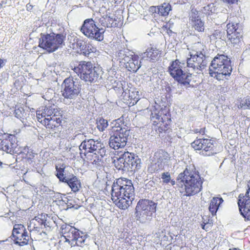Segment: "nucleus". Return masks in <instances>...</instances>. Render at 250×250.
<instances>
[{"label":"nucleus","instance_id":"obj_5","mask_svg":"<svg viewBox=\"0 0 250 250\" xmlns=\"http://www.w3.org/2000/svg\"><path fill=\"white\" fill-rule=\"evenodd\" d=\"M156 207L157 204L152 201L146 199L140 200L136 206L134 213L137 221L142 224L149 223L156 211Z\"/></svg>","mask_w":250,"mask_h":250},{"label":"nucleus","instance_id":"obj_11","mask_svg":"<svg viewBox=\"0 0 250 250\" xmlns=\"http://www.w3.org/2000/svg\"><path fill=\"white\" fill-rule=\"evenodd\" d=\"M208 58L206 56L204 49L202 51H197L195 54H191L190 57L187 59V66L200 74L206 67Z\"/></svg>","mask_w":250,"mask_h":250},{"label":"nucleus","instance_id":"obj_45","mask_svg":"<svg viewBox=\"0 0 250 250\" xmlns=\"http://www.w3.org/2000/svg\"><path fill=\"white\" fill-rule=\"evenodd\" d=\"M10 148H12L11 150H12V153L21 154L22 152V150L19 151V148L18 147V145L16 143V141H14V142L10 141Z\"/></svg>","mask_w":250,"mask_h":250},{"label":"nucleus","instance_id":"obj_9","mask_svg":"<svg viewBox=\"0 0 250 250\" xmlns=\"http://www.w3.org/2000/svg\"><path fill=\"white\" fill-rule=\"evenodd\" d=\"M185 68V63L178 60L173 61L168 67L170 75L175 81L182 85L188 87L191 80V74L183 70Z\"/></svg>","mask_w":250,"mask_h":250},{"label":"nucleus","instance_id":"obj_47","mask_svg":"<svg viewBox=\"0 0 250 250\" xmlns=\"http://www.w3.org/2000/svg\"><path fill=\"white\" fill-rule=\"evenodd\" d=\"M24 110L22 107H19L15 110V116L18 119H21L24 117Z\"/></svg>","mask_w":250,"mask_h":250},{"label":"nucleus","instance_id":"obj_32","mask_svg":"<svg viewBox=\"0 0 250 250\" xmlns=\"http://www.w3.org/2000/svg\"><path fill=\"white\" fill-rule=\"evenodd\" d=\"M118 56L119 59L122 61H124V63H125L127 61H129V59L133 56V55L128 49L124 48L118 52Z\"/></svg>","mask_w":250,"mask_h":250},{"label":"nucleus","instance_id":"obj_35","mask_svg":"<svg viewBox=\"0 0 250 250\" xmlns=\"http://www.w3.org/2000/svg\"><path fill=\"white\" fill-rule=\"evenodd\" d=\"M27 231L24 226L21 224H15L12 230V235L14 238L20 235H23V233Z\"/></svg>","mask_w":250,"mask_h":250},{"label":"nucleus","instance_id":"obj_16","mask_svg":"<svg viewBox=\"0 0 250 250\" xmlns=\"http://www.w3.org/2000/svg\"><path fill=\"white\" fill-rule=\"evenodd\" d=\"M56 176L61 182L66 183L73 175V168L64 164L57 165L55 167Z\"/></svg>","mask_w":250,"mask_h":250},{"label":"nucleus","instance_id":"obj_12","mask_svg":"<svg viewBox=\"0 0 250 250\" xmlns=\"http://www.w3.org/2000/svg\"><path fill=\"white\" fill-rule=\"evenodd\" d=\"M79 149L80 154L83 153L84 156L96 152H99L102 155L106 153L104 144L100 141L92 139L83 140L79 146Z\"/></svg>","mask_w":250,"mask_h":250},{"label":"nucleus","instance_id":"obj_1","mask_svg":"<svg viewBox=\"0 0 250 250\" xmlns=\"http://www.w3.org/2000/svg\"><path fill=\"white\" fill-rule=\"evenodd\" d=\"M134 195V188L130 180L120 178L112 186V200L121 209H125L132 204Z\"/></svg>","mask_w":250,"mask_h":250},{"label":"nucleus","instance_id":"obj_51","mask_svg":"<svg viewBox=\"0 0 250 250\" xmlns=\"http://www.w3.org/2000/svg\"><path fill=\"white\" fill-rule=\"evenodd\" d=\"M42 111V110H39L37 111V117L38 118V120L39 122H40L41 121H43V120H42V118L43 117H42V116L41 115Z\"/></svg>","mask_w":250,"mask_h":250},{"label":"nucleus","instance_id":"obj_14","mask_svg":"<svg viewBox=\"0 0 250 250\" xmlns=\"http://www.w3.org/2000/svg\"><path fill=\"white\" fill-rule=\"evenodd\" d=\"M238 205L241 214L245 220H250V188L247 189L245 195L240 194Z\"/></svg>","mask_w":250,"mask_h":250},{"label":"nucleus","instance_id":"obj_29","mask_svg":"<svg viewBox=\"0 0 250 250\" xmlns=\"http://www.w3.org/2000/svg\"><path fill=\"white\" fill-rule=\"evenodd\" d=\"M74 192L78 191L81 188V182L74 175L66 183Z\"/></svg>","mask_w":250,"mask_h":250},{"label":"nucleus","instance_id":"obj_15","mask_svg":"<svg viewBox=\"0 0 250 250\" xmlns=\"http://www.w3.org/2000/svg\"><path fill=\"white\" fill-rule=\"evenodd\" d=\"M192 147L195 150H202V154L206 156L213 155V144L211 140L208 139H198L195 140L191 143Z\"/></svg>","mask_w":250,"mask_h":250},{"label":"nucleus","instance_id":"obj_57","mask_svg":"<svg viewBox=\"0 0 250 250\" xmlns=\"http://www.w3.org/2000/svg\"><path fill=\"white\" fill-rule=\"evenodd\" d=\"M75 137H77L78 138H83V134H82L81 133L78 134L75 136Z\"/></svg>","mask_w":250,"mask_h":250},{"label":"nucleus","instance_id":"obj_50","mask_svg":"<svg viewBox=\"0 0 250 250\" xmlns=\"http://www.w3.org/2000/svg\"><path fill=\"white\" fill-rule=\"evenodd\" d=\"M34 220L38 221V223L41 225H43L44 226L46 225L45 221L40 218L39 217H35Z\"/></svg>","mask_w":250,"mask_h":250},{"label":"nucleus","instance_id":"obj_20","mask_svg":"<svg viewBox=\"0 0 250 250\" xmlns=\"http://www.w3.org/2000/svg\"><path fill=\"white\" fill-rule=\"evenodd\" d=\"M160 106L157 105L156 106H152L150 108L151 111V120L156 125H158L161 123H163L164 118L162 117L163 111L160 110Z\"/></svg>","mask_w":250,"mask_h":250},{"label":"nucleus","instance_id":"obj_30","mask_svg":"<svg viewBox=\"0 0 250 250\" xmlns=\"http://www.w3.org/2000/svg\"><path fill=\"white\" fill-rule=\"evenodd\" d=\"M38 176V173L30 171L24 173L22 178L26 184L33 186V182H35L36 178Z\"/></svg>","mask_w":250,"mask_h":250},{"label":"nucleus","instance_id":"obj_62","mask_svg":"<svg viewBox=\"0 0 250 250\" xmlns=\"http://www.w3.org/2000/svg\"><path fill=\"white\" fill-rule=\"evenodd\" d=\"M169 33H172V31L171 30H169Z\"/></svg>","mask_w":250,"mask_h":250},{"label":"nucleus","instance_id":"obj_25","mask_svg":"<svg viewBox=\"0 0 250 250\" xmlns=\"http://www.w3.org/2000/svg\"><path fill=\"white\" fill-rule=\"evenodd\" d=\"M105 154H102L99 152L88 154L86 157L87 160L91 164L96 166H100L102 162V159Z\"/></svg>","mask_w":250,"mask_h":250},{"label":"nucleus","instance_id":"obj_44","mask_svg":"<svg viewBox=\"0 0 250 250\" xmlns=\"http://www.w3.org/2000/svg\"><path fill=\"white\" fill-rule=\"evenodd\" d=\"M138 91H131L129 92V98L130 100H133L132 104H136L139 99V95Z\"/></svg>","mask_w":250,"mask_h":250},{"label":"nucleus","instance_id":"obj_49","mask_svg":"<svg viewBox=\"0 0 250 250\" xmlns=\"http://www.w3.org/2000/svg\"><path fill=\"white\" fill-rule=\"evenodd\" d=\"M158 10H159V6H151L149 8V11L153 13H158Z\"/></svg>","mask_w":250,"mask_h":250},{"label":"nucleus","instance_id":"obj_28","mask_svg":"<svg viewBox=\"0 0 250 250\" xmlns=\"http://www.w3.org/2000/svg\"><path fill=\"white\" fill-rule=\"evenodd\" d=\"M141 160L139 157L133 153H131L130 159V170H135L141 167Z\"/></svg>","mask_w":250,"mask_h":250},{"label":"nucleus","instance_id":"obj_3","mask_svg":"<svg viewBox=\"0 0 250 250\" xmlns=\"http://www.w3.org/2000/svg\"><path fill=\"white\" fill-rule=\"evenodd\" d=\"M72 69L77 74L81 80L85 82L96 83L102 78L103 71L99 67L90 62L82 61L74 66Z\"/></svg>","mask_w":250,"mask_h":250},{"label":"nucleus","instance_id":"obj_43","mask_svg":"<svg viewBox=\"0 0 250 250\" xmlns=\"http://www.w3.org/2000/svg\"><path fill=\"white\" fill-rule=\"evenodd\" d=\"M239 108H242L244 109H250V98L247 97L244 100L241 101L238 105Z\"/></svg>","mask_w":250,"mask_h":250},{"label":"nucleus","instance_id":"obj_37","mask_svg":"<svg viewBox=\"0 0 250 250\" xmlns=\"http://www.w3.org/2000/svg\"><path fill=\"white\" fill-rule=\"evenodd\" d=\"M97 128L100 131H104L108 125V122L106 120L103 118H97L96 120Z\"/></svg>","mask_w":250,"mask_h":250},{"label":"nucleus","instance_id":"obj_59","mask_svg":"<svg viewBox=\"0 0 250 250\" xmlns=\"http://www.w3.org/2000/svg\"><path fill=\"white\" fill-rule=\"evenodd\" d=\"M206 224H202V228L204 229H205L206 231H207V229L205 228Z\"/></svg>","mask_w":250,"mask_h":250},{"label":"nucleus","instance_id":"obj_31","mask_svg":"<svg viewBox=\"0 0 250 250\" xmlns=\"http://www.w3.org/2000/svg\"><path fill=\"white\" fill-rule=\"evenodd\" d=\"M160 51L156 48L151 47L148 48L145 52L143 54V57H147L150 58L151 60L154 61L157 59Z\"/></svg>","mask_w":250,"mask_h":250},{"label":"nucleus","instance_id":"obj_56","mask_svg":"<svg viewBox=\"0 0 250 250\" xmlns=\"http://www.w3.org/2000/svg\"><path fill=\"white\" fill-rule=\"evenodd\" d=\"M205 128L200 129V130L199 131V133L200 134H205Z\"/></svg>","mask_w":250,"mask_h":250},{"label":"nucleus","instance_id":"obj_7","mask_svg":"<svg viewBox=\"0 0 250 250\" xmlns=\"http://www.w3.org/2000/svg\"><path fill=\"white\" fill-rule=\"evenodd\" d=\"M119 119L114 121L111 123L112 132L109 139V145L114 149H118L125 147L130 135V130L126 128H123L119 125L116 126L117 122Z\"/></svg>","mask_w":250,"mask_h":250},{"label":"nucleus","instance_id":"obj_48","mask_svg":"<svg viewBox=\"0 0 250 250\" xmlns=\"http://www.w3.org/2000/svg\"><path fill=\"white\" fill-rule=\"evenodd\" d=\"M99 22L102 26L107 27V23L106 22V20H105V16L104 17H103L102 18L100 19L99 20Z\"/></svg>","mask_w":250,"mask_h":250},{"label":"nucleus","instance_id":"obj_22","mask_svg":"<svg viewBox=\"0 0 250 250\" xmlns=\"http://www.w3.org/2000/svg\"><path fill=\"white\" fill-rule=\"evenodd\" d=\"M41 112L42 117L50 118L52 116H61L58 108L55 105L45 106Z\"/></svg>","mask_w":250,"mask_h":250},{"label":"nucleus","instance_id":"obj_18","mask_svg":"<svg viewBox=\"0 0 250 250\" xmlns=\"http://www.w3.org/2000/svg\"><path fill=\"white\" fill-rule=\"evenodd\" d=\"M189 20L192 28L198 32H203L205 29V23L199 16L196 10H192L190 14Z\"/></svg>","mask_w":250,"mask_h":250},{"label":"nucleus","instance_id":"obj_58","mask_svg":"<svg viewBox=\"0 0 250 250\" xmlns=\"http://www.w3.org/2000/svg\"><path fill=\"white\" fill-rule=\"evenodd\" d=\"M172 186H174L175 184V182L170 179V182H169Z\"/></svg>","mask_w":250,"mask_h":250},{"label":"nucleus","instance_id":"obj_4","mask_svg":"<svg viewBox=\"0 0 250 250\" xmlns=\"http://www.w3.org/2000/svg\"><path fill=\"white\" fill-rule=\"evenodd\" d=\"M209 74L213 77L216 74L217 79H221L224 76H229L232 71L230 59L225 55L218 54L211 61L209 68Z\"/></svg>","mask_w":250,"mask_h":250},{"label":"nucleus","instance_id":"obj_17","mask_svg":"<svg viewBox=\"0 0 250 250\" xmlns=\"http://www.w3.org/2000/svg\"><path fill=\"white\" fill-rule=\"evenodd\" d=\"M61 233L62 236L65 240V241L71 245V242L73 241L79 235V230L70 225H63L61 227Z\"/></svg>","mask_w":250,"mask_h":250},{"label":"nucleus","instance_id":"obj_19","mask_svg":"<svg viewBox=\"0 0 250 250\" xmlns=\"http://www.w3.org/2000/svg\"><path fill=\"white\" fill-rule=\"evenodd\" d=\"M154 156L157 159L156 164H158L160 169L163 168L164 166L168 162L170 159L169 154L163 150L156 152Z\"/></svg>","mask_w":250,"mask_h":250},{"label":"nucleus","instance_id":"obj_42","mask_svg":"<svg viewBox=\"0 0 250 250\" xmlns=\"http://www.w3.org/2000/svg\"><path fill=\"white\" fill-rule=\"evenodd\" d=\"M23 151H22V152L21 154L23 153L25 155V156L24 157L26 159V163L30 164L32 162V159L34 157V154L31 152H29L28 151V148H23Z\"/></svg>","mask_w":250,"mask_h":250},{"label":"nucleus","instance_id":"obj_21","mask_svg":"<svg viewBox=\"0 0 250 250\" xmlns=\"http://www.w3.org/2000/svg\"><path fill=\"white\" fill-rule=\"evenodd\" d=\"M17 141L16 138L13 135H7L3 139H0V148L7 153H11L12 150L10 148V141Z\"/></svg>","mask_w":250,"mask_h":250},{"label":"nucleus","instance_id":"obj_41","mask_svg":"<svg viewBox=\"0 0 250 250\" xmlns=\"http://www.w3.org/2000/svg\"><path fill=\"white\" fill-rule=\"evenodd\" d=\"M121 155L124 160V162H125V163H126V167H127L128 170H130V159L131 157V153L126 151L124 152L123 153H121Z\"/></svg>","mask_w":250,"mask_h":250},{"label":"nucleus","instance_id":"obj_13","mask_svg":"<svg viewBox=\"0 0 250 250\" xmlns=\"http://www.w3.org/2000/svg\"><path fill=\"white\" fill-rule=\"evenodd\" d=\"M227 33L228 39L233 46L236 47L241 44L242 29L238 23H229L227 25Z\"/></svg>","mask_w":250,"mask_h":250},{"label":"nucleus","instance_id":"obj_39","mask_svg":"<svg viewBox=\"0 0 250 250\" xmlns=\"http://www.w3.org/2000/svg\"><path fill=\"white\" fill-rule=\"evenodd\" d=\"M96 48L90 44L83 45L81 48L82 53L85 56L89 57L91 53L96 51Z\"/></svg>","mask_w":250,"mask_h":250},{"label":"nucleus","instance_id":"obj_40","mask_svg":"<svg viewBox=\"0 0 250 250\" xmlns=\"http://www.w3.org/2000/svg\"><path fill=\"white\" fill-rule=\"evenodd\" d=\"M116 17V16L114 15L112 16H105V20L107 23V28L116 27L118 25Z\"/></svg>","mask_w":250,"mask_h":250},{"label":"nucleus","instance_id":"obj_52","mask_svg":"<svg viewBox=\"0 0 250 250\" xmlns=\"http://www.w3.org/2000/svg\"><path fill=\"white\" fill-rule=\"evenodd\" d=\"M223 1L229 4H233L237 2L238 0H223Z\"/></svg>","mask_w":250,"mask_h":250},{"label":"nucleus","instance_id":"obj_27","mask_svg":"<svg viewBox=\"0 0 250 250\" xmlns=\"http://www.w3.org/2000/svg\"><path fill=\"white\" fill-rule=\"evenodd\" d=\"M30 236L28 235V233L26 231L23 233V235H20L14 238V243L20 246H23L28 244Z\"/></svg>","mask_w":250,"mask_h":250},{"label":"nucleus","instance_id":"obj_24","mask_svg":"<svg viewBox=\"0 0 250 250\" xmlns=\"http://www.w3.org/2000/svg\"><path fill=\"white\" fill-rule=\"evenodd\" d=\"M126 68L129 71L136 72L141 67V62L136 56H132L125 63Z\"/></svg>","mask_w":250,"mask_h":250},{"label":"nucleus","instance_id":"obj_26","mask_svg":"<svg viewBox=\"0 0 250 250\" xmlns=\"http://www.w3.org/2000/svg\"><path fill=\"white\" fill-rule=\"evenodd\" d=\"M223 202V200L221 197H213L208 207V209L212 215L216 214V213L220 205Z\"/></svg>","mask_w":250,"mask_h":250},{"label":"nucleus","instance_id":"obj_60","mask_svg":"<svg viewBox=\"0 0 250 250\" xmlns=\"http://www.w3.org/2000/svg\"><path fill=\"white\" fill-rule=\"evenodd\" d=\"M199 130L200 129H195L194 130V132L195 133H199Z\"/></svg>","mask_w":250,"mask_h":250},{"label":"nucleus","instance_id":"obj_61","mask_svg":"<svg viewBox=\"0 0 250 250\" xmlns=\"http://www.w3.org/2000/svg\"><path fill=\"white\" fill-rule=\"evenodd\" d=\"M38 229V227H34V229H35V230H37V229Z\"/></svg>","mask_w":250,"mask_h":250},{"label":"nucleus","instance_id":"obj_55","mask_svg":"<svg viewBox=\"0 0 250 250\" xmlns=\"http://www.w3.org/2000/svg\"><path fill=\"white\" fill-rule=\"evenodd\" d=\"M244 53L245 54H250V44L249 45L247 48H246Z\"/></svg>","mask_w":250,"mask_h":250},{"label":"nucleus","instance_id":"obj_6","mask_svg":"<svg viewBox=\"0 0 250 250\" xmlns=\"http://www.w3.org/2000/svg\"><path fill=\"white\" fill-rule=\"evenodd\" d=\"M65 36L62 34H41L39 41V46L49 53L55 51L64 45Z\"/></svg>","mask_w":250,"mask_h":250},{"label":"nucleus","instance_id":"obj_2","mask_svg":"<svg viewBox=\"0 0 250 250\" xmlns=\"http://www.w3.org/2000/svg\"><path fill=\"white\" fill-rule=\"evenodd\" d=\"M184 186L185 194L187 196L194 195L199 192L202 188L203 180L199 172L193 166L188 167L180 173L177 177Z\"/></svg>","mask_w":250,"mask_h":250},{"label":"nucleus","instance_id":"obj_46","mask_svg":"<svg viewBox=\"0 0 250 250\" xmlns=\"http://www.w3.org/2000/svg\"><path fill=\"white\" fill-rule=\"evenodd\" d=\"M161 178L163 183L164 184H168L170 182L171 176L168 172H163L161 174Z\"/></svg>","mask_w":250,"mask_h":250},{"label":"nucleus","instance_id":"obj_8","mask_svg":"<svg viewBox=\"0 0 250 250\" xmlns=\"http://www.w3.org/2000/svg\"><path fill=\"white\" fill-rule=\"evenodd\" d=\"M79 80L69 77L66 78L62 85V95L67 102L72 103L79 95L82 89Z\"/></svg>","mask_w":250,"mask_h":250},{"label":"nucleus","instance_id":"obj_36","mask_svg":"<svg viewBox=\"0 0 250 250\" xmlns=\"http://www.w3.org/2000/svg\"><path fill=\"white\" fill-rule=\"evenodd\" d=\"M171 10V5L168 3H164L159 6V10H158V14L167 16L168 15L169 12Z\"/></svg>","mask_w":250,"mask_h":250},{"label":"nucleus","instance_id":"obj_34","mask_svg":"<svg viewBox=\"0 0 250 250\" xmlns=\"http://www.w3.org/2000/svg\"><path fill=\"white\" fill-rule=\"evenodd\" d=\"M113 163L115 167L118 170L122 171H128V168L126 167V163L124 162V160L121 155H119L118 157H116L114 159Z\"/></svg>","mask_w":250,"mask_h":250},{"label":"nucleus","instance_id":"obj_53","mask_svg":"<svg viewBox=\"0 0 250 250\" xmlns=\"http://www.w3.org/2000/svg\"><path fill=\"white\" fill-rule=\"evenodd\" d=\"M5 60L0 59V69L5 65Z\"/></svg>","mask_w":250,"mask_h":250},{"label":"nucleus","instance_id":"obj_38","mask_svg":"<svg viewBox=\"0 0 250 250\" xmlns=\"http://www.w3.org/2000/svg\"><path fill=\"white\" fill-rule=\"evenodd\" d=\"M216 10L214 4L211 3L204 6L202 9V11L205 14L210 15L213 13H215L216 12Z\"/></svg>","mask_w":250,"mask_h":250},{"label":"nucleus","instance_id":"obj_63","mask_svg":"<svg viewBox=\"0 0 250 250\" xmlns=\"http://www.w3.org/2000/svg\"><path fill=\"white\" fill-rule=\"evenodd\" d=\"M1 164H2V163L0 162V165Z\"/></svg>","mask_w":250,"mask_h":250},{"label":"nucleus","instance_id":"obj_10","mask_svg":"<svg viewBox=\"0 0 250 250\" xmlns=\"http://www.w3.org/2000/svg\"><path fill=\"white\" fill-rule=\"evenodd\" d=\"M81 31L87 38L101 42L104 40V34L105 30L97 27L96 22L92 19H87L84 21Z\"/></svg>","mask_w":250,"mask_h":250},{"label":"nucleus","instance_id":"obj_33","mask_svg":"<svg viewBox=\"0 0 250 250\" xmlns=\"http://www.w3.org/2000/svg\"><path fill=\"white\" fill-rule=\"evenodd\" d=\"M86 237V235L84 234L82 231H79V235H78L75 240L71 242V247L75 246L82 247L84 243Z\"/></svg>","mask_w":250,"mask_h":250},{"label":"nucleus","instance_id":"obj_23","mask_svg":"<svg viewBox=\"0 0 250 250\" xmlns=\"http://www.w3.org/2000/svg\"><path fill=\"white\" fill-rule=\"evenodd\" d=\"M60 116L55 115L50 118H45L41 123L44 124L48 128H53L58 126L61 123Z\"/></svg>","mask_w":250,"mask_h":250},{"label":"nucleus","instance_id":"obj_54","mask_svg":"<svg viewBox=\"0 0 250 250\" xmlns=\"http://www.w3.org/2000/svg\"><path fill=\"white\" fill-rule=\"evenodd\" d=\"M166 90L167 92H168V93H170L172 91L171 86L170 85H167L166 88Z\"/></svg>","mask_w":250,"mask_h":250}]
</instances>
